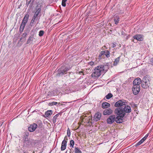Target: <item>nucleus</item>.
Wrapping results in <instances>:
<instances>
[{
	"instance_id": "obj_1",
	"label": "nucleus",
	"mask_w": 153,
	"mask_h": 153,
	"mask_svg": "<svg viewBox=\"0 0 153 153\" xmlns=\"http://www.w3.org/2000/svg\"><path fill=\"white\" fill-rule=\"evenodd\" d=\"M108 69V66L107 64L97 66L94 69L91 76L93 77H98L100 76L101 74L105 73Z\"/></svg>"
},
{
	"instance_id": "obj_2",
	"label": "nucleus",
	"mask_w": 153,
	"mask_h": 153,
	"mask_svg": "<svg viewBox=\"0 0 153 153\" xmlns=\"http://www.w3.org/2000/svg\"><path fill=\"white\" fill-rule=\"evenodd\" d=\"M120 109H115L114 111V113L118 116L115 117V121L117 123H122L123 122V119L124 116V114L123 113H120Z\"/></svg>"
},
{
	"instance_id": "obj_3",
	"label": "nucleus",
	"mask_w": 153,
	"mask_h": 153,
	"mask_svg": "<svg viewBox=\"0 0 153 153\" xmlns=\"http://www.w3.org/2000/svg\"><path fill=\"white\" fill-rule=\"evenodd\" d=\"M29 16V15L28 14H26L23 18L19 30L20 31L22 32L26 24L28 21Z\"/></svg>"
},
{
	"instance_id": "obj_4",
	"label": "nucleus",
	"mask_w": 153,
	"mask_h": 153,
	"mask_svg": "<svg viewBox=\"0 0 153 153\" xmlns=\"http://www.w3.org/2000/svg\"><path fill=\"white\" fill-rule=\"evenodd\" d=\"M124 108H123L122 107L119 108H116V109H120V113H122L124 114L125 116V113H129L131 111V109L129 105H124Z\"/></svg>"
},
{
	"instance_id": "obj_5",
	"label": "nucleus",
	"mask_w": 153,
	"mask_h": 153,
	"mask_svg": "<svg viewBox=\"0 0 153 153\" xmlns=\"http://www.w3.org/2000/svg\"><path fill=\"white\" fill-rule=\"evenodd\" d=\"M70 69V68L66 67L65 68L61 67L60 69L58 70V72L56 74V76H59L64 75L67 73L68 71Z\"/></svg>"
},
{
	"instance_id": "obj_6",
	"label": "nucleus",
	"mask_w": 153,
	"mask_h": 153,
	"mask_svg": "<svg viewBox=\"0 0 153 153\" xmlns=\"http://www.w3.org/2000/svg\"><path fill=\"white\" fill-rule=\"evenodd\" d=\"M150 84V81L149 79L146 78H143L142 83V86L143 88H147L149 87Z\"/></svg>"
},
{
	"instance_id": "obj_7",
	"label": "nucleus",
	"mask_w": 153,
	"mask_h": 153,
	"mask_svg": "<svg viewBox=\"0 0 153 153\" xmlns=\"http://www.w3.org/2000/svg\"><path fill=\"white\" fill-rule=\"evenodd\" d=\"M115 116L111 115L107 119V123L108 124H111L115 121Z\"/></svg>"
},
{
	"instance_id": "obj_8",
	"label": "nucleus",
	"mask_w": 153,
	"mask_h": 153,
	"mask_svg": "<svg viewBox=\"0 0 153 153\" xmlns=\"http://www.w3.org/2000/svg\"><path fill=\"white\" fill-rule=\"evenodd\" d=\"M126 102L124 100H119L116 102L114 105L116 107H119L123 106L126 105Z\"/></svg>"
},
{
	"instance_id": "obj_9",
	"label": "nucleus",
	"mask_w": 153,
	"mask_h": 153,
	"mask_svg": "<svg viewBox=\"0 0 153 153\" xmlns=\"http://www.w3.org/2000/svg\"><path fill=\"white\" fill-rule=\"evenodd\" d=\"M140 91V85H134L133 87L132 91L133 94L136 95L138 94Z\"/></svg>"
},
{
	"instance_id": "obj_10",
	"label": "nucleus",
	"mask_w": 153,
	"mask_h": 153,
	"mask_svg": "<svg viewBox=\"0 0 153 153\" xmlns=\"http://www.w3.org/2000/svg\"><path fill=\"white\" fill-rule=\"evenodd\" d=\"M110 53L109 52L108 50L101 51L99 56V58H101L102 56L104 55H105L107 58L109 57L110 56Z\"/></svg>"
},
{
	"instance_id": "obj_11",
	"label": "nucleus",
	"mask_w": 153,
	"mask_h": 153,
	"mask_svg": "<svg viewBox=\"0 0 153 153\" xmlns=\"http://www.w3.org/2000/svg\"><path fill=\"white\" fill-rule=\"evenodd\" d=\"M37 127V125L36 124L34 123L30 125L28 127V130L30 132H33L34 131Z\"/></svg>"
},
{
	"instance_id": "obj_12",
	"label": "nucleus",
	"mask_w": 153,
	"mask_h": 153,
	"mask_svg": "<svg viewBox=\"0 0 153 153\" xmlns=\"http://www.w3.org/2000/svg\"><path fill=\"white\" fill-rule=\"evenodd\" d=\"M141 79L139 77L135 79L133 82V85H139L141 82Z\"/></svg>"
},
{
	"instance_id": "obj_13",
	"label": "nucleus",
	"mask_w": 153,
	"mask_h": 153,
	"mask_svg": "<svg viewBox=\"0 0 153 153\" xmlns=\"http://www.w3.org/2000/svg\"><path fill=\"white\" fill-rule=\"evenodd\" d=\"M133 38L137 41H141L143 39V36L141 34H137L133 36Z\"/></svg>"
},
{
	"instance_id": "obj_14",
	"label": "nucleus",
	"mask_w": 153,
	"mask_h": 153,
	"mask_svg": "<svg viewBox=\"0 0 153 153\" xmlns=\"http://www.w3.org/2000/svg\"><path fill=\"white\" fill-rule=\"evenodd\" d=\"M101 117V114L99 112H98L95 114L94 117V120L95 121H97L100 120Z\"/></svg>"
},
{
	"instance_id": "obj_15",
	"label": "nucleus",
	"mask_w": 153,
	"mask_h": 153,
	"mask_svg": "<svg viewBox=\"0 0 153 153\" xmlns=\"http://www.w3.org/2000/svg\"><path fill=\"white\" fill-rule=\"evenodd\" d=\"M113 111L110 108L105 109L103 111V114L104 115H109L112 113Z\"/></svg>"
},
{
	"instance_id": "obj_16",
	"label": "nucleus",
	"mask_w": 153,
	"mask_h": 153,
	"mask_svg": "<svg viewBox=\"0 0 153 153\" xmlns=\"http://www.w3.org/2000/svg\"><path fill=\"white\" fill-rule=\"evenodd\" d=\"M41 5L40 4L37 5L35 8L36 10L35 13L39 15V13L41 12Z\"/></svg>"
},
{
	"instance_id": "obj_17",
	"label": "nucleus",
	"mask_w": 153,
	"mask_h": 153,
	"mask_svg": "<svg viewBox=\"0 0 153 153\" xmlns=\"http://www.w3.org/2000/svg\"><path fill=\"white\" fill-rule=\"evenodd\" d=\"M23 140L25 144L27 145L29 144V140L27 138V135H24Z\"/></svg>"
},
{
	"instance_id": "obj_18",
	"label": "nucleus",
	"mask_w": 153,
	"mask_h": 153,
	"mask_svg": "<svg viewBox=\"0 0 153 153\" xmlns=\"http://www.w3.org/2000/svg\"><path fill=\"white\" fill-rule=\"evenodd\" d=\"M110 104L106 102H104L102 103V107L103 108H106L110 106Z\"/></svg>"
},
{
	"instance_id": "obj_19",
	"label": "nucleus",
	"mask_w": 153,
	"mask_h": 153,
	"mask_svg": "<svg viewBox=\"0 0 153 153\" xmlns=\"http://www.w3.org/2000/svg\"><path fill=\"white\" fill-rule=\"evenodd\" d=\"M67 146V143L65 141H62V144H61V150L62 151H63L65 150L66 147Z\"/></svg>"
},
{
	"instance_id": "obj_20",
	"label": "nucleus",
	"mask_w": 153,
	"mask_h": 153,
	"mask_svg": "<svg viewBox=\"0 0 153 153\" xmlns=\"http://www.w3.org/2000/svg\"><path fill=\"white\" fill-rule=\"evenodd\" d=\"M52 113L53 111L51 110H48L45 112V115H44L43 116L45 117H48L52 114Z\"/></svg>"
},
{
	"instance_id": "obj_21",
	"label": "nucleus",
	"mask_w": 153,
	"mask_h": 153,
	"mask_svg": "<svg viewBox=\"0 0 153 153\" xmlns=\"http://www.w3.org/2000/svg\"><path fill=\"white\" fill-rule=\"evenodd\" d=\"M33 39L34 37L33 36L31 35L27 39L26 44H29L31 43V42L33 41Z\"/></svg>"
},
{
	"instance_id": "obj_22",
	"label": "nucleus",
	"mask_w": 153,
	"mask_h": 153,
	"mask_svg": "<svg viewBox=\"0 0 153 153\" xmlns=\"http://www.w3.org/2000/svg\"><path fill=\"white\" fill-rule=\"evenodd\" d=\"M60 114V113H58L54 116L52 118V122L53 123H55L56 122V120L57 117Z\"/></svg>"
},
{
	"instance_id": "obj_23",
	"label": "nucleus",
	"mask_w": 153,
	"mask_h": 153,
	"mask_svg": "<svg viewBox=\"0 0 153 153\" xmlns=\"http://www.w3.org/2000/svg\"><path fill=\"white\" fill-rule=\"evenodd\" d=\"M120 56L119 57H118L117 58H116L114 60V62L113 65L114 66L116 65L119 62L120 59Z\"/></svg>"
},
{
	"instance_id": "obj_24",
	"label": "nucleus",
	"mask_w": 153,
	"mask_h": 153,
	"mask_svg": "<svg viewBox=\"0 0 153 153\" xmlns=\"http://www.w3.org/2000/svg\"><path fill=\"white\" fill-rule=\"evenodd\" d=\"M74 151L75 153H82V151L79 149L77 147H74Z\"/></svg>"
},
{
	"instance_id": "obj_25",
	"label": "nucleus",
	"mask_w": 153,
	"mask_h": 153,
	"mask_svg": "<svg viewBox=\"0 0 153 153\" xmlns=\"http://www.w3.org/2000/svg\"><path fill=\"white\" fill-rule=\"evenodd\" d=\"M114 21L115 22V24H117L119 21V17L118 16H116L114 19Z\"/></svg>"
},
{
	"instance_id": "obj_26",
	"label": "nucleus",
	"mask_w": 153,
	"mask_h": 153,
	"mask_svg": "<svg viewBox=\"0 0 153 153\" xmlns=\"http://www.w3.org/2000/svg\"><path fill=\"white\" fill-rule=\"evenodd\" d=\"M74 140H71L70 141V147H71V148H74Z\"/></svg>"
},
{
	"instance_id": "obj_27",
	"label": "nucleus",
	"mask_w": 153,
	"mask_h": 153,
	"mask_svg": "<svg viewBox=\"0 0 153 153\" xmlns=\"http://www.w3.org/2000/svg\"><path fill=\"white\" fill-rule=\"evenodd\" d=\"M113 95L111 93L108 94L106 96V98L107 99H109L112 97Z\"/></svg>"
},
{
	"instance_id": "obj_28",
	"label": "nucleus",
	"mask_w": 153,
	"mask_h": 153,
	"mask_svg": "<svg viewBox=\"0 0 153 153\" xmlns=\"http://www.w3.org/2000/svg\"><path fill=\"white\" fill-rule=\"evenodd\" d=\"M143 141L141 139L139 141L137 142V143L135 145V146H137L140 145H141L143 143Z\"/></svg>"
},
{
	"instance_id": "obj_29",
	"label": "nucleus",
	"mask_w": 153,
	"mask_h": 153,
	"mask_svg": "<svg viewBox=\"0 0 153 153\" xmlns=\"http://www.w3.org/2000/svg\"><path fill=\"white\" fill-rule=\"evenodd\" d=\"M44 31L42 30H40L39 33V36H43L44 34Z\"/></svg>"
},
{
	"instance_id": "obj_30",
	"label": "nucleus",
	"mask_w": 153,
	"mask_h": 153,
	"mask_svg": "<svg viewBox=\"0 0 153 153\" xmlns=\"http://www.w3.org/2000/svg\"><path fill=\"white\" fill-rule=\"evenodd\" d=\"M67 0H62V5L63 7H65L66 6L65 2L67 1Z\"/></svg>"
},
{
	"instance_id": "obj_31",
	"label": "nucleus",
	"mask_w": 153,
	"mask_h": 153,
	"mask_svg": "<svg viewBox=\"0 0 153 153\" xmlns=\"http://www.w3.org/2000/svg\"><path fill=\"white\" fill-rule=\"evenodd\" d=\"M67 134L68 137H70L71 135V132H70L69 128H68L67 130Z\"/></svg>"
},
{
	"instance_id": "obj_32",
	"label": "nucleus",
	"mask_w": 153,
	"mask_h": 153,
	"mask_svg": "<svg viewBox=\"0 0 153 153\" xmlns=\"http://www.w3.org/2000/svg\"><path fill=\"white\" fill-rule=\"evenodd\" d=\"M57 104V102H53L50 103V105L51 106L56 105Z\"/></svg>"
},
{
	"instance_id": "obj_33",
	"label": "nucleus",
	"mask_w": 153,
	"mask_h": 153,
	"mask_svg": "<svg viewBox=\"0 0 153 153\" xmlns=\"http://www.w3.org/2000/svg\"><path fill=\"white\" fill-rule=\"evenodd\" d=\"M88 65H90L91 66H92L93 65H94V62L92 61H91L89 63H88Z\"/></svg>"
},
{
	"instance_id": "obj_34",
	"label": "nucleus",
	"mask_w": 153,
	"mask_h": 153,
	"mask_svg": "<svg viewBox=\"0 0 153 153\" xmlns=\"http://www.w3.org/2000/svg\"><path fill=\"white\" fill-rule=\"evenodd\" d=\"M35 20L32 19V20L31 21L30 23V26H33V23L34 22H35Z\"/></svg>"
},
{
	"instance_id": "obj_35",
	"label": "nucleus",
	"mask_w": 153,
	"mask_h": 153,
	"mask_svg": "<svg viewBox=\"0 0 153 153\" xmlns=\"http://www.w3.org/2000/svg\"><path fill=\"white\" fill-rule=\"evenodd\" d=\"M31 0H27L26 4L28 6L30 3Z\"/></svg>"
},
{
	"instance_id": "obj_36",
	"label": "nucleus",
	"mask_w": 153,
	"mask_h": 153,
	"mask_svg": "<svg viewBox=\"0 0 153 153\" xmlns=\"http://www.w3.org/2000/svg\"><path fill=\"white\" fill-rule=\"evenodd\" d=\"M149 63L151 65H153V58H152L150 59Z\"/></svg>"
},
{
	"instance_id": "obj_37",
	"label": "nucleus",
	"mask_w": 153,
	"mask_h": 153,
	"mask_svg": "<svg viewBox=\"0 0 153 153\" xmlns=\"http://www.w3.org/2000/svg\"><path fill=\"white\" fill-rule=\"evenodd\" d=\"M27 35V33H23L22 35V38H25L26 37Z\"/></svg>"
},
{
	"instance_id": "obj_38",
	"label": "nucleus",
	"mask_w": 153,
	"mask_h": 153,
	"mask_svg": "<svg viewBox=\"0 0 153 153\" xmlns=\"http://www.w3.org/2000/svg\"><path fill=\"white\" fill-rule=\"evenodd\" d=\"M68 140V137L67 136H65L64 137V139L63 140V141H65L66 142V143H67Z\"/></svg>"
},
{
	"instance_id": "obj_39",
	"label": "nucleus",
	"mask_w": 153,
	"mask_h": 153,
	"mask_svg": "<svg viewBox=\"0 0 153 153\" xmlns=\"http://www.w3.org/2000/svg\"><path fill=\"white\" fill-rule=\"evenodd\" d=\"M146 138L144 137L141 140L144 142V141H145Z\"/></svg>"
},
{
	"instance_id": "obj_40",
	"label": "nucleus",
	"mask_w": 153,
	"mask_h": 153,
	"mask_svg": "<svg viewBox=\"0 0 153 153\" xmlns=\"http://www.w3.org/2000/svg\"><path fill=\"white\" fill-rule=\"evenodd\" d=\"M32 19L35 20H37L38 19V18H37L36 17H35L33 16V17Z\"/></svg>"
},
{
	"instance_id": "obj_41",
	"label": "nucleus",
	"mask_w": 153,
	"mask_h": 153,
	"mask_svg": "<svg viewBox=\"0 0 153 153\" xmlns=\"http://www.w3.org/2000/svg\"><path fill=\"white\" fill-rule=\"evenodd\" d=\"M3 123H4V122H3V121L1 122H0V127H1L2 126V124Z\"/></svg>"
},
{
	"instance_id": "obj_42",
	"label": "nucleus",
	"mask_w": 153,
	"mask_h": 153,
	"mask_svg": "<svg viewBox=\"0 0 153 153\" xmlns=\"http://www.w3.org/2000/svg\"><path fill=\"white\" fill-rule=\"evenodd\" d=\"M38 16V15L37 14H36L35 13V14H34L33 16L35 17H36L37 18H37V16Z\"/></svg>"
},
{
	"instance_id": "obj_43",
	"label": "nucleus",
	"mask_w": 153,
	"mask_h": 153,
	"mask_svg": "<svg viewBox=\"0 0 153 153\" xmlns=\"http://www.w3.org/2000/svg\"><path fill=\"white\" fill-rule=\"evenodd\" d=\"M148 135H149V134H146V136H145V137L147 139V138L148 137Z\"/></svg>"
},
{
	"instance_id": "obj_44",
	"label": "nucleus",
	"mask_w": 153,
	"mask_h": 153,
	"mask_svg": "<svg viewBox=\"0 0 153 153\" xmlns=\"http://www.w3.org/2000/svg\"><path fill=\"white\" fill-rule=\"evenodd\" d=\"M79 74H83V75H84V74H83V72L82 71H80L79 72Z\"/></svg>"
},
{
	"instance_id": "obj_45",
	"label": "nucleus",
	"mask_w": 153,
	"mask_h": 153,
	"mask_svg": "<svg viewBox=\"0 0 153 153\" xmlns=\"http://www.w3.org/2000/svg\"><path fill=\"white\" fill-rule=\"evenodd\" d=\"M106 48V46H104L102 47V48Z\"/></svg>"
},
{
	"instance_id": "obj_46",
	"label": "nucleus",
	"mask_w": 153,
	"mask_h": 153,
	"mask_svg": "<svg viewBox=\"0 0 153 153\" xmlns=\"http://www.w3.org/2000/svg\"><path fill=\"white\" fill-rule=\"evenodd\" d=\"M71 102H68V103H70Z\"/></svg>"
},
{
	"instance_id": "obj_47",
	"label": "nucleus",
	"mask_w": 153,
	"mask_h": 153,
	"mask_svg": "<svg viewBox=\"0 0 153 153\" xmlns=\"http://www.w3.org/2000/svg\"><path fill=\"white\" fill-rule=\"evenodd\" d=\"M65 103H67V102H65Z\"/></svg>"
}]
</instances>
